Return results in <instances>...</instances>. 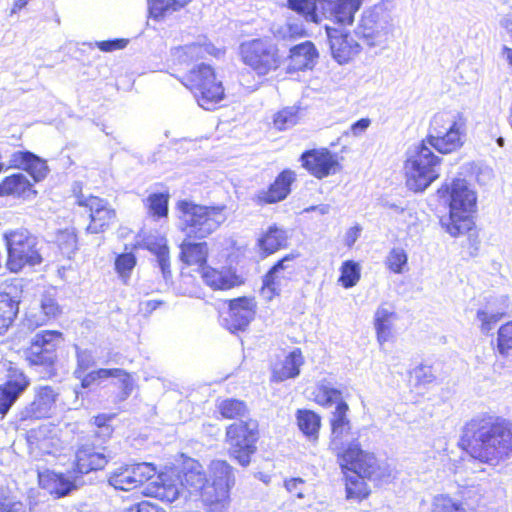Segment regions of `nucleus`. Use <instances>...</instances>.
<instances>
[{"label": "nucleus", "instance_id": "obj_1", "mask_svg": "<svg viewBox=\"0 0 512 512\" xmlns=\"http://www.w3.org/2000/svg\"><path fill=\"white\" fill-rule=\"evenodd\" d=\"M467 119L457 110L437 112L431 119L426 140L408 150L405 162L406 185L414 192H423L440 175V158L427 144L442 154L459 149L464 143Z\"/></svg>", "mask_w": 512, "mask_h": 512}, {"label": "nucleus", "instance_id": "obj_2", "mask_svg": "<svg viewBox=\"0 0 512 512\" xmlns=\"http://www.w3.org/2000/svg\"><path fill=\"white\" fill-rule=\"evenodd\" d=\"M460 446L473 459L497 465L512 452V423L494 415H478L463 427Z\"/></svg>", "mask_w": 512, "mask_h": 512}, {"label": "nucleus", "instance_id": "obj_3", "mask_svg": "<svg viewBox=\"0 0 512 512\" xmlns=\"http://www.w3.org/2000/svg\"><path fill=\"white\" fill-rule=\"evenodd\" d=\"M338 458L342 468L350 472L346 475L347 499L361 501L369 495L365 479L381 484L394 477V469L388 463L379 462L373 454L364 452L359 443L350 444Z\"/></svg>", "mask_w": 512, "mask_h": 512}, {"label": "nucleus", "instance_id": "obj_4", "mask_svg": "<svg viewBox=\"0 0 512 512\" xmlns=\"http://www.w3.org/2000/svg\"><path fill=\"white\" fill-rule=\"evenodd\" d=\"M438 194L449 203L450 213L441 223L446 231L457 237L471 230L474 222L472 214L476 208V193L469 187L465 179H454L450 184L445 183Z\"/></svg>", "mask_w": 512, "mask_h": 512}, {"label": "nucleus", "instance_id": "obj_5", "mask_svg": "<svg viewBox=\"0 0 512 512\" xmlns=\"http://www.w3.org/2000/svg\"><path fill=\"white\" fill-rule=\"evenodd\" d=\"M315 401L326 407L336 405L330 419L331 441L330 448L337 456L344 455L347 447L352 443H358L351 432L350 420L347 417L348 404L342 399V392L331 382L322 380L315 390Z\"/></svg>", "mask_w": 512, "mask_h": 512}, {"label": "nucleus", "instance_id": "obj_6", "mask_svg": "<svg viewBox=\"0 0 512 512\" xmlns=\"http://www.w3.org/2000/svg\"><path fill=\"white\" fill-rule=\"evenodd\" d=\"M176 208L179 227L187 238L204 239L227 220L225 205L206 206L185 199L178 201Z\"/></svg>", "mask_w": 512, "mask_h": 512}, {"label": "nucleus", "instance_id": "obj_7", "mask_svg": "<svg viewBox=\"0 0 512 512\" xmlns=\"http://www.w3.org/2000/svg\"><path fill=\"white\" fill-rule=\"evenodd\" d=\"M183 84L193 93L198 105L213 110L224 98V88L211 66L200 64L189 71Z\"/></svg>", "mask_w": 512, "mask_h": 512}, {"label": "nucleus", "instance_id": "obj_8", "mask_svg": "<svg viewBox=\"0 0 512 512\" xmlns=\"http://www.w3.org/2000/svg\"><path fill=\"white\" fill-rule=\"evenodd\" d=\"M259 438L256 420H240L226 428V442L229 455L241 466H248L251 456L256 452Z\"/></svg>", "mask_w": 512, "mask_h": 512}, {"label": "nucleus", "instance_id": "obj_9", "mask_svg": "<svg viewBox=\"0 0 512 512\" xmlns=\"http://www.w3.org/2000/svg\"><path fill=\"white\" fill-rule=\"evenodd\" d=\"M7 246V267L11 272H18L26 265L35 266L42 262L37 247L38 240L27 230L20 229L4 234Z\"/></svg>", "mask_w": 512, "mask_h": 512}, {"label": "nucleus", "instance_id": "obj_10", "mask_svg": "<svg viewBox=\"0 0 512 512\" xmlns=\"http://www.w3.org/2000/svg\"><path fill=\"white\" fill-rule=\"evenodd\" d=\"M240 54L243 62L261 76L276 70L281 64L277 46L267 38L243 42Z\"/></svg>", "mask_w": 512, "mask_h": 512}, {"label": "nucleus", "instance_id": "obj_11", "mask_svg": "<svg viewBox=\"0 0 512 512\" xmlns=\"http://www.w3.org/2000/svg\"><path fill=\"white\" fill-rule=\"evenodd\" d=\"M355 34L362 40V47L383 50L389 39V24L383 8L374 6L364 10Z\"/></svg>", "mask_w": 512, "mask_h": 512}, {"label": "nucleus", "instance_id": "obj_12", "mask_svg": "<svg viewBox=\"0 0 512 512\" xmlns=\"http://www.w3.org/2000/svg\"><path fill=\"white\" fill-rule=\"evenodd\" d=\"M203 493V501L210 507L224 508L229 492L235 483L234 469L226 461L214 460L209 466V477Z\"/></svg>", "mask_w": 512, "mask_h": 512}, {"label": "nucleus", "instance_id": "obj_13", "mask_svg": "<svg viewBox=\"0 0 512 512\" xmlns=\"http://www.w3.org/2000/svg\"><path fill=\"white\" fill-rule=\"evenodd\" d=\"M156 474V467L147 462L123 464L107 475L108 484L115 490L130 491L151 480Z\"/></svg>", "mask_w": 512, "mask_h": 512}, {"label": "nucleus", "instance_id": "obj_14", "mask_svg": "<svg viewBox=\"0 0 512 512\" xmlns=\"http://www.w3.org/2000/svg\"><path fill=\"white\" fill-rule=\"evenodd\" d=\"M62 333L43 330L34 335L26 351V360L33 366L51 367L56 360V349L62 343Z\"/></svg>", "mask_w": 512, "mask_h": 512}, {"label": "nucleus", "instance_id": "obj_15", "mask_svg": "<svg viewBox=\"0 0 512 512\" xmlns=\"http://www.w3.org/2000/svg\"><path fill=\"white\" fill-rule=\"evenodd\" d=\"M76 203L88 209L90 223L87 232L98 234L107 230L116 220V212L109 203L96 196L76 195Z\"/></svg>", "mask_w": 512, "mask_h": 512}, {"label": "nucleus", "instance_id": "obj_16", "mask_svg": "<svg viewBox=\"0 0 512 512\" xmlns=\"http://www.w3.org/2000/svg\"><path fill=\"white\" fill-rule=\"evenodd\" d=\"M297 255L290 253L279 260L264 276L262 294L271 299L278 295L283 287H286L289 280L296 272L295 259Z\"/></svg>", "mask_w": 512, "mask_h": 512}, {"label": "nucleus", "instance_id": "obj_17", "mask_svg": "<svg viewBox=\"0 0 512 512\" xmlns=\"http://www.w3.org/2000/svg\"><path fill=\"white\" fill-rule=\"evenodd\" d=\"M58 389L52 386H39L34 389V398L20 411V420H34L49 417L58 399Z\"/></svg>", "mask_w": 512, "mask_h": 512}, {"label": "nucleus", "instance_id": "obj_18", "mask_svg": "<svg viewBox=\"0 0 512 512\" xmlns=\"http://www.w3.org/2000/svg\"><path fill=\"white\" fill-rule=\"evenodd\" d=\"M114 457L115 454L107 447L97 446L94 443L84 444L76 452L75 472L87 474L102 470Z\"/></svg>", "mask_w": 512, "mask_h": 512}, {"label": "nucleus", "instance_id": "obj_19", "mask_svg": "<svg viewBox=\"0 0 512 512\" xmlns=\"http://www.w3.org/2000/svg\"><path fill=\"white\" fill-rule=\"evenodd\" d=\"M302 165L318 179L335 174L340 169L336 154L328 149H312L301 155Z\"/></svg>", "mask_w": 512, "mask_h": 512}, {"label": "nucleus", "instance_id": "obj_20", "mask_svg": "<svg viewBox=\"0 0 512 512\" xmlns=\"http://www.w3.org/2000/svg\"><path fill=\"white\" fill-rule=\"evenodd\" d=\"M181 491L180 473L171 469L159 473L155 480L147 484L143 493L162 501L173 502L179 497Z\"/></svg>", "mask_w": 512, "mask_h": 512}, {"label": "nucleus", "instance_id": "obj_21", "mask_svg": "<svg viewBox=\"0 0 512 512\" xmlns=\"http://www.w3.org/2000/svg\"><path fill=\"white\" fill-rule=\"evenodd\" d=\"M333 58L339 64L348 63L362 49V45L348 32L326 28Z\"/></svg>", "mask_w": 512, "mask_h": 512}, {"label": "nucleus", "instance_id": "obj_22", "mask_svg": "<svg viewBox=\"0 0 512 512\" xmlns=\"http://www.w3.org/2000/svg\"><path fill=\"white\" fill-rule=\"evenodd\" d=\"M255 315L253 299L242 297L230 301L228 317L225 318L227 328L231 332L244 330Z\"/></svg>", "mask_w": 512, "mask_h": 512}, {"label": "nucleus", "instance_id": "obj_23", "mask_svg": "<svg viewBox=\"0 0 512 512\" xmlns=\"http://www.w3.org/2000/svg\"><path fill=\"white\" fill-rule=\"evenodd\" d=\"M110 377L119 379L122 388L121 399L125 400L132 392L133 383L130 375L123 369L101 368L86 374L82 373V377L79 379L81 380V387L86 389Z\"/></svg>", "mask_w": 512, "mask_h": 512}, {"label": "nucleus", "instance_id": "obj_24", "mask_svg": "<svg viewBox=\"0 0 512 512\" xmlns=\"http://www.w3.org/2000/svg\"><path fill=\"white\" fill-rule=\"evenodd\" d=\"M296 180V174L290 169L283 170L267 190L257 193L256 199L260 204L276 203L284 200L290 193L291 184Z\"/></svg>", "mask_w": 512, "mask_h": 512}, {"label": "nucleus", "instance_id": "obj_25", "mask_svg": "<svg viewBox=\"0 0 512 512\" xmlns=\"http://www.w3.org/2000/svg\"><path fill=\"white\" fill-rule=\"evenodd\" d=\"M363 0H331L323 5L326 17L340 25H351Z\"/></svg>", "mask_w": 512, "mask_h": 512}, {"label": "nucleus", "instance_id": "obj_26", "mask_svg": "<svg viewBox=\"0 0 512 512\" xmlns=\"http://www.w3.org/2000/svg\"><path fill=\"white\" fill-rule=\"evenodd\" d=\"M207 482L208 478L203 466L198 461L190 459L184 463L180 473L182 490L187 489L190 493L201 491V497L203 498Z\"/></svg>", "mask_w": 512, "mask_h": 512}, {"label": "nucleus", "instance_id": "obj_27", "mask_svg": "<svg viewBox=\"0 0 512 512\" xmlns=\"http://www.w3.org/2000/svg\"><path fill=\"white\" fill-rule=\"evenodd\" d=\"M397 320L395 309L389 303H382L374 313V328L377 341L383 346L393 336V325Z\"/></svg>", "mask_w": 512, "mask_h": 512}, {"label": "nucleus", "instance_id": "obj_28", "mask_svg": "<svg viewBox=\"0 0 512 512\" xmlns=\"http://www.w3.org/2000/svg\"><path fill=\"white\" fill-rule=\"evenodd\" d=\"M28 385L29 380L22 373L0 385V414L2 416L8 413Z\"/></svg>", "mask_w": 512, "mask_h": 512}, {"label": "nucleus", "instance_id": "obj_29", "mask_svg": "<svg viewBox=\"0 0 512 512\" xmlns=\"http://www.w3.org/2000/svg\"><path fill=\"white\" fill-rule=\"evenodd\" d=\"M12 290L11 286L0 288V335L7 331L18 313L19 300Z\"/></svg>", "mask_w": 512, "mask_h": 512}, {"label": "nucleus", "instance_id": "obj_30", "mask_svg": "<svg viewBox=\"0 0 512 512\" xmlns=\"http://www.w3.org/2000/svg\"><path fill=\"white\" fill-rule=\"evenodd\" d=\"M201 277L214 290H227L240 284L239 277L230 270L219 271L209 266L201 269Z\"/></svg>", "mask_w": 512, "mask_h": 512}, {"label": "nucleus", "instance_id": "obj_31", "mask_svg": "<svg viewBox=\"0 0 512 512\" xmlns=\"http://www.w3.org/2000/svg\"><path fill=\"white\" fill-rule=\"evenodd\" d=\"M304 364V357L300 349H294L283 360L279 366H275L272 379L276 382H283L287 379L296 378L300 374V367Z\"/></svg>", "mask_w": 512, "mask_h": 512}, {"label": "nucleus", "instance_id": "obj_32", "mask_svg": "<svg viewBox=\"0 0 512 512\" xmlns=\"http://www.w3.org/2000/svg\"><path fill=\"white\" fill-rule=\"evenodd\" d=\"M317 57L316 48L310 41H305L290 49V65L294 70L311 69Z\"/></svg>", "mask_w": 512, "mask_h": 512}, {"label": "nucleus", "instance_id": "obj_33", "mask_svg": "<svg viewBox=\"0 0 512 512\" xmlns=\"http://www.w3.org/2000/svg\"><path fill=\"white\" fill-rule=\"evenodd\" d=\"M40 307L42 314L39 317L32 313L28 314L27 322L29 327L44 325L47 321L55 319L62 313V308L56 298L50 293L42 295Z\"/></svg>", "mask_w": 512, "mask_h": 512}, {"label": "nucleus", "instance_id": "obj_34", "mask_svg": "<svg viewBox=\"0 0 512 512\" xmlns=\"http://www.w3.org/2000/svg\"><path fill=\"white\" fill-rule=\"evenodd\" d=\"M31 194H36V191L32 190V184L22 173L8 176L0 183V196L29 197Z\"/></svg>", "mask_w": 512, "mask_h": 512}, {"label": "nucleus", "instance_id": "obj_35", "mask_svg": "<svg viewBox=\"0 0 512 512\" xmlns=\"http://www.w3.org/2000/svg\"><path fill=\"white\" fill-rule=\"evenodd\" d=\"M181 260L188 265L206 266L208 257V245L206 242L193 243L184 240L180 245Z\"/></svg>", "mask_w": 512, "mask_h": 512}, {"label": "nucleus", "instance_id": "obj_36", "mask_svg": "<svg viewBox=\"0 0 512 512\" xmlns=\"http://www.w3.org/2000/svg\"><path fill=\"white\" fill-rule=\"evenodd\" d=\"M213 50L214 47L211 44L197 42L173 49L172 56L175 61L182 64L202 58L205 54H212Z\"/></svg>", "mask_w": 512, "mask_h": 512}, {"label": "nucleus", "instance_id": "obj_37", "mask_svg": "<svg viewBox=\"0 0 512 512\" xmlns=\"http://www.w3.org/2000/svg\"><path fill=\"white\" fill-rule=\"evenodd\" d=\"M296 419L300 431L306 438L313 442L316 441L321 426L320 416L311 410L300 409L296 413Z\"/></svg>", "mask_w": 512, "mask_h": 512}, {"label": "nucleus", "instance_id": "obj_38", "mask_svg": "<svg viewBox=\"0 0 512 512\" xmlns=\"http://www.w3.org/2000/svg\"><path fill=\"white\" fill-rule=\"evenodd\" d=\"M287 235L282 229L271 226L267 232L259 239V247L267 255L272 254L286 245Z\"/></svg>", "mask_w": 512, "mask_h": 512}, {"label": "nucleus", "instance_id": "obj_39", "mask_svg": "<svg viewBox=\"0 0 512 512\" xmlns=\"http://www.w3.org/2000/svg\"><path fill=\"white\" fill-rule=\"evenodd\" d=\"M217 408L226 419H241L248 415L246 404L238 399L227 398L219 401Z\"/></svg>", "mask_w": 512, "mask_h": 512}, {"label": "nucleus", "instance_id": "obj_40", "mask_svg": "<svg viewBox=\"0 0 512 512\" xmlns=\"http://www.w3.org/2000/svg\"><path fill=\"white\" fill-rule=\"evenodd\" d=\"M284 487L290 495L297 499L309 498L315 492V484L300 477L285 479Z\"/></svg>", "mask_w": 512, "mask_h": 512}, {"label": "nucleus", "instance_id": "obj_41", "mask_svg": "<svg viewBox=\"0 0 512 512\" xmlns=\"http://www.w3.org/2000/svg\"><path fill=\"white\" fill-rule=\"evenodd\" d=\"M317 0H288L289 8L301 15L307 22L318 24L321 18L317 12Z\"/></svg>", "mask_w": 512, "mask_h": 512}, {"label": "nucleus", "instance_id": "obj_42", "mask_svg": "<svg viewBox=\"0 0 512 512\" xmlns=\"http://www.w3.org/2000/svg\"><path fill=\"white\" fill-rule=\"evenodd\" d=\"M169 194L152 193L145 200V207L149 215L155 218H162L168 215Z\"/></svg>", "mask_w": 512, "mask_h": 512}, {"label": "nucleus", "instance_id": "obj_43", "mask_svg": "<svg viewBox=\"0 0 512 512\" xmlns=\"http://www.w3.org/2000/svg\"><path fill=\"white\" fill-rule=\"evenodd\" d=\"M190 0H152L149 5L151 17L158 19L183 8Z\"/></svg>", "mask_w": 512, "mask_h": 512}, {"label": "nucleus", "instance_id": "obj_44", "mask_svg": "<svg viewBox=\"0 0 512 512\" xmlns=\"http://www.w3.org/2000/svg\"><path fill=\"white\" fill-rule=\"evenodd\" d=\"M299 121V108L289 106L278 111L273 118V124L279 131L287 130L295 126Z\"/></svg>", "mask_w": 512, "mask_h": 512}, {"label": "nucleus", "instance_id": "obj_45", "mask_svg": "<svg viewBox=\"0 0 512 512\" xmlns=\"http://www.w3.org/2000/svg\"><path fill=\"white\" fill-rule=\"evenodd\" d=\"M340 271L341 275L339 277V282L346 289L354 287L360 280V265L353 260L344 261L341 265Z\"/></svg>", "mask_w": 512, "mask_h": 512}, {"label": "nucleus", "instance_id": "obj_46", "mask_svg": "<svg viewBox=\"0 0 512 512\" xmlns=\"http://www.w3.org/2000/svg\"><path fill=\"white\" fill-rule=\"evenodd\" d=\"M497 351L503 358H509L512 355V321L499 328Z\"/></svg>", "mask_w": 512, "mask_h": 512}, {"label": "nucleus", "instance_id": "obj_47", "mask_svg": "<svg viewBox=\"0 0 512 512\" xmlns=\"http://www.w3.org/2000/svg\"><path fill=\"white\" fill-rule=\"evenodd\" d=\"M408 256L401 247H394L388 253L385 264L387 268L395 274H401L403 268L407 265Z\"/></svg>", "mask_w": 512, "mask_h": 512}, {"label": "nucleus", "instance_id": "obj_48", "mask_svg": "<svg viewBox=\"0 0 512 512\" xmlns=\"http://www.w3.org/2000/svg\"><path fill=\"white\" fill-rule=\"evenodd\" d=\"M53 491L58 497L68 495L73 489L77 487L76 478L73 476L66 477L63 474H54L53 477Z\"/></svg>", "mask_w": 512, "mask_h": 512}, {"label": "nucleus", "instance_id": "obj_49", "mask_svg": "<svg viewBox=\"0 0 512 512\" xmlns=\"http://www.w3.org/2000/svg\"><path fill=\"white\" fill-rule=\"evenodd\" d=\"M432 512H466L462 505L446 495L434 497Z\"/></svg>", "mask_w": 512, "mask_h": 512}, {"label": "nucleus", "instance_id": "obj_50", "mask_svg": "<svg viewBox=\"0 0 512 512\" xmlns=\"http://www.w3.org/2000/svg\"><path fill=\"white\" fill-rule=\"evenodd\" d=\"M77 356V368L74 371L76 378L82 377V373H85L90 367L95 365V358L91 350L88 349H76Z\"/></svg>", "mask_w": 512, "mask_h": 512}, {"label": "nucleus", "instance_id": "obj_51", "mask_svg": "<svg viewBox=\"0 0 512 512\" xmlns=\"http://www.w3.org/2000/svg\"><path fill=\"white\" fill-rule=\"evenodd\" d=\"M477 320L480 322V330L483 334H488L493 330L496 324L500 321L503 314L488 312L486 310L477 311Z\"/></svg>", "mask_w": 512, "mask_h": 512}, {"label": "nucleus", "instance_id": "obj_52", "mask_svg": "<svg viewBox=\"0 0 512 512\" xmlns=\"http://www.w3.org/2000/svg\"><path fill=\"white\" fill-rule=\"evenodd\" d=\"M156 256L158 266L162 272L164 279H168L171 276L170 260H169V249L167 245H158L155 249H152Z\"/></svg>", "mask_w": 512, "mask_h": 512}, {"label": "nucleus", "instance_id": "obj_53", "mask_svg": "<svg viewBox=\"0 0 512 512\" xmlns=\"http://www.w3.org/2000/svg\"><path fill=\"white\" fill-rule=\"evenodd\" d=\"M136 264L131 253L119 255L115 261V268L122 278L128 277Z\"/></svg>", "mask_w": 512, "mask_h": 512}, {"label": "nucleus", "instance_id": "obj_54", "mask_svg": "<svg viewBox=\"0 0 512 512\" xmlns=\"http://www.w3.org/2000/svg\"><path fill=\"white\" fill-rule=\"evenodd\" d=\"M411 375L416 379L418 384H429L435 380L433 369L429 365H419L411 371Z\"/></svg>", "mask_w": 512, "mask_h": 512}, {"label": "nucleus", "instance_id": "obj_55", "mask_svg": "<svg viewBox=\"0 0 512 512\" xmlns=\"http://www.w3.org/2000/svg\"><path fill=\"white\" fill-rule=\"evenodd\" d=\"M0 512H25L22 502L0 492Z\"/></svg>", "mask_w": 512, "mask_h": 512}, {"label": "nucleus", "instance_id": "obj_56", "mask_svg": "<svg viewBox=\"0 0 512 512\" xmlns=\"http://www.w3.org/2000/svg\"><path fill=\"white\" fill-rule=\"evenodd\" d=\"M127 40L125 39H115V40H107L96 42L97 47L104 52H110L117 49H122L126 46Z\"/></svg>", "mask_w": 512, "mask_h": 512}, {"label": "nucleus", "instance_id": "obj_57", "mask_svg": "<svg viewBox=\"0 0 512 512\" xmlns=\"http://www.w3.org/2000/svg\"><path fill=\"white\" fill-rule=\"evenodd\" d=\"M370 123L369 118H361L350 126V133L353 136H360L370 126Z\"/></svg>", "mask_w": 512, "mask_h": 512}, {"label": "nucleus", "instance_id": "obj_58", "mask_svg": "<svg viewBox=\"0 0 512 512\" xmlns=\"http://www.w3.org/2000/svg\"><path fill=\"white\" fill-rule=\"evenodd\" d=\"M111 419L110 416L105 414L98 415L94 418L95 425L101 429V432L105 435H110L112 433V429L107 425V422Z\"/></svg>", "mask_w": 512, "mask_h": 512}, {"label": "nucleus", "instance_id": "obj_59", "mask_svg": "<svg viewBox=\"0 0 512 512\" xmlns=\"http://www.w3.org/2000/svg\"><path fill=\"white\" fill-rule=\"evenodd\" d=\"M162 304L161 301L158 300H147L140 303V311L145 315L152 313Z\"/></svg>", "mask_w": 512, "mask_h": 512}, {"label": "nucleus", "instance_id": "obj_60", "mask_svg": "<svg viewBox=\"0 0 512 512\" xmlns=\"http://www.w3.org/2000/svg\"><path fill=\"white\" fill-rule=\"evenodd\" d=\"M137 512H165L159 506L147 501H143L137 505Z\"/></svg>", "mask_w": 512, "mask_h": 512}, {"label": "nucleus", "instance_id": "obj_61", "mask_svg": "<svg viewBox=\"0 0 512 512\" xmlns=\"http://www.w3.org/2000/svg\"><path fill=\"white\" fill-rule=\"evenodd\" d=\"M330 208L331 207L328 204H321V205H317V206H310V207L306 208L304 211L305 212L317 211L320 214L325 215L330 212Z\"/></svg>", "mask_w": 512, "mask_h": 512}, {"label": "nucleus", "instance_id": "obj_62", "mask_svg": "<svg viewBox=\"0 0 512 512\" xmlns=\"http://www.w3.org/2000/svg\"><path fill=\"white\" fill-rule=\"evenodd\" d=\"M288 33L290 36H301L304 33V28L302 26L287 24Z\"/></svg>", "mask_w": 512, "mask_h": 512}, {"label": "nucleus", "instance_id": "obj_63", "mask_svg": "<svg viewBox=\"0 0 512 512\" xmlns=\"http://www.w3.org/2000/svg\"><path fill=\"white\" fill-rule=\"evenodd\" d=\"M502 54L509 63L510 67L512 68V48H509L507 46H503L502 48Z\"/></svg>", "mask_w": 512, "mask_h": 512}, {"label": "nucleus", "instance_id": "obj_64", "mask_svg": "<svg viewBox=\"0 0 512 512\" xmlns=\"http://www.w3.org/2000/svg\"><path fill=\"white\" fill-rule=\"evenodd\" d=\"M359 229L357 227L351 228L348 232V239L354 243L357 239Z\"/></svg>", "mask_w": 512, "mask_h": 512}]
</instances>
